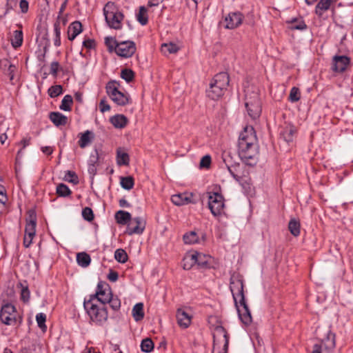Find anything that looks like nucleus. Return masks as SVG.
I'll use <instances>...</instances> for the list:
<instances>
[{"label": "nucleus", "instance_id": "nucleus-1", "mask_svg": "<svg viewBox=\"0 0 353 353\" xmlns=\"http://www.w3.org/2000/svg\"><path fill=\"white\" fill-rule=\"evenodd\" d=\"M259 153V148L256 132L253 127L245 126L239 137V156L245 165L254 166L258 162Z\"/></svg>", "mask_w": 353, "mask_h": 353}, {"label": "nucleus", "instance_id": "nucleus-2", "mask_svg": "<svg viewBox=\"0 0 353 353\" xmlns=\"http://www.w3.org/2000/svg\"><path fill=\"white\" fill-rule=\"evenodd\" d=\"M243 289L244 288H238V292H234L232 288H231V292L240 319L245 325H250L252 323V319L250 310L245 301Z\"/></svg>", "mask_w": 353, "mask_h": 353}, {"label": "nucleus", "instance_id": "nucleus-3", "mask_svg": "<svg viewBox=\"0 0 353 353\" xmlns=\"http://www.w3.org/2000/svg\"><path fill=\"white\" fill-rule=\"evenodd\" d=\"M83 307L92 321L101 323L108 319V311L105 306L99 307L94 303V299L90 296L89 300H85Z\"/></svg>", "mask_w": 353, "mask_h": 353}, {"label": "nucleus", "instance_id": "nucleus-4", "mask_svg": "<svg viewBox=\"0 0 353 353\" xmlns=\"http://www.w3.org/2000/svg\"><path fill=\"white\" fill-rule=\"evenodd\" d=\"M103 12L105 21L110 28H121L123 14L118 10L114 3L108 2L104 6Z\"/></svg>", "mask_w": 353, "mask_h": 353}, {"label": "nucleus", "instance_id": "nucleus-5", "mask_svg": "<svg viewBox=\"0 0 353 353\" xmlns=\"http://www.w3.org/2000/svg\"><path fill=\"white\" fill-rule=\"evenodd\" d=\"M119 84L111 81L106 85L105 89L110 98L118 105L124 106L130 103V97L119 90Z\"/></svg>", "mask_w": 353, "mask_h": 353}, {"label": "nucleus", "instance_id": "nucleus-6", "mask_svg": "<svg viewBox=\"0 0 353 353\" xmlns=\"http://www.w3.org/2000/svg\"><path fill=\"white\" fill-rule=\"evenodd\" d=\"M245 106L248 115L253 119L259 117L261 112V103L257 92L245 94Z\"/></svg>", "mask_w": 353, "mask_h": 353}, {"label": "nucleus", "instance_id": "nucleus-7", "mask_svg": "<svg viewBox=\"0 0 353 353\" xmlns=\"http://www.w3.org/2000/svg\"><path fill=\"white\" fill-rule=\"evenodd\" d=\"M326 338L319 344H314L312 353H332L335 347V334L330 330L326 331Z\"/></svg>", "mask_w": 353, "mask_h": 353}, {"label": "nucleus", "instance_id": "nucleus-8", "mask_svg": "<svg viewBox=\"0 0 353 353\" xmlns=\"http://www.w3.org/2000/svg\"><path fill=\"white\" fill-rule=\"evenodd\" d=\"M224 206V199L221 194L216 192L209 193L208 207L214 216H218L223 214Z\"/></svg>", "mask_w": 353, "mask_h": 353}, {"label": "nucleus", "instance_id": "nucleus-9", "mask_svg": "<svg viewBox=\"0 0 353 353\" xmlns=\"http://www.w3.org/2000/svg\"><path fill=\"white\" fill-rule=\"evenodd\" d=\"M17 312L15 307L6 303L1 307L0 311V320L6 325H11L17 323Z\"/></svg>", "mask_w": 353, "mask_h": 353}, {"label": "nucleus", "instance_id": "nucleus-10", "mask_svg": "<svg viewBox=\"0 0 353 353\" xmlns=\"http://www.w3.org/2000/svg\"><path fill=\"white\" fill-rule=\"evenodd\" d=\"M217 334L222 335L221 341L213 343L212 353H228L229 336L224 327L218 326Z\"/></svg>", "mask_w": 353, "mask_h": 353}, {"label": "nucleus", "instance_id": "nucleus-11", "mask_svg": "<svg viewBox=\"0 0 353 353\" xmlns=\"http://www.w3.org/2000/svg\"><path fill=\"white\" fill-rule=\"evenodd\" d=\"M145 225L146 221L143 218L135 217L128 223L125 233L128 235L141 234L145 230Z\"/></svg>", "mask_w": 353, "mask_h": 353}, {"label": "nucleus", "instance_id": "nucleus-12", "mask_svg": "<svg viewBox=\"0 0 353 353\" xmlns=\"http://www.w3.org/2000/svg\"><path fill=\"white\" fill-rule=\"evenodd\" d=\"M136 52V45L132 41H120L116 53L118 56L125 58L131 57Z\"/></svg>", "mask_w": 353, "mask_h": 353}, {"label": "nucleus", "instance_id": "nucleus-13", "mask_svg": "<svg viewBox=\"0 0 353 353\" xmlns=\"http://www.w3.org/2000/svg\"><path fill=\"white\" fill-rule=\"evenodd\" d=\"M243 19V15L241 12H230L225 18V28L227 29H234L242 23Z\"/></svg>", "mask_w": 353, "mask_h": 353}, {"label": "nucleus", "instance_id": "nucleus-14", "mask_svg": "<svg viewBox=\"0 0 353 353\" xmlns=\"http://www.w3.org/2000/svg\"><path fill=\"white\" fill-rule=\"evenodd\" d=\"M350 62V59L348 57L345 55H336L332 59V69L336 72H343L346 70Z\"/></svg>", "mask_w": 353, "mask_h": 353}, {"label": "nucleus", "instance_id": "nucleus-15", "mask_svg": "<svg viewBox=\"0 0 353 353\" xmlns=\"http://www.w3.org/2000/svg\"><path fill=\"white\" fill-rule=\"evenodd\" d=\"M193 194L192 193H180L174 194L171 197L172 202L177 206L187 205L188 203H194L195 201L192 200Z\"/></svg>", "mask_w": 353, "mask_h": 353}, {"label": "nucleus", "instance_id": "nucleus-16", "mask_svg": "<svg viewBox=\"0 0 353 353\" xmlns=\"http://www.w3.org/2000/svg\"><path fill=\"white\" fill-rule=\"evenodd\" d=\"M196 257V265L199 269H209L212 267V258L208 255L198 252H194Z\"/></svg>", "mask_w": 353, "mask_h": 353}, {"label": "nucleus", "instance_id": "nucleus-17", "mask_svg": "<svg viewBox=\"0 0 353 353\" xmlns=\"http://www.w3.org/2000/svg\"><path fill=\"white\" fill-rule=\"evenodd\" d=\"M229 75L227 72H223L216 74L211 82L217 85V87L221 88L223 91H225L229 85Z\"/></svg>", "mask_w": 353, "mask_h": 353}, {"label": "nucleus", "instance_id": "nucleus-18", "mask_svg": "<svg viewBox=\"0 0 353 353\" xmlns=\"http://www.w3.org/2000/svg\"><path fill=\"white\" fill-rule=\"evenodd\" d=\"M98 290L94 295H91L94 300H97L102 304L105 305L108 301H110V297L112 298V292L111 288H97Z\"/></svg>", "mask_w": 353, "mask_h": 353}, {"label": "nucleus", "instance_id": "nucleus-19", "mask_svg": "<svg viewBox=\"0 0 353 353\" xmlns=\"http://www.w3.org/2000/svg\"><path fill=\"white\" fill-rule=\"evenodd\" d=\"M222 158L224 163L225 164L226 168H228L229 172L232 176V177L235 180L239 181L241 177L236 174V166L233 165L232 162V157L230 153L224 152L222 154Z\"/></svg>", "mask_w": 353, "mask_h": 353}, {"label": "nucleus", "instance_id": "nucleus-20", "mask_svg": "<svg viewBox=\"0 0 353 353\" xmlns=\"http://www.w3.org/2000/svg\"><path fill=\"white\" fill-rule=\"evenodd\" d=\"M208 323L210 324V327L214 329V334H213V338H214V342H220L221 341L222 335L220 334V333L217 334L216 332V327L218 326H221V327H223L221 325V323L216 316H210L208 318Z\"/></svg>", "mask_w": 353, "mask_h": 353}, {"label": "nucleus", "instance_id": "nucleus-21", "mask_svg": "<svg viewBox=\"0 0 353 353\" xmlns=\"http://www.w3.org/2000/svg\"><path fill=\"white\" fill-rule=\"evenodd\" d=\"M83 30L82 24L81 22L76 21L72 22L68 27V39L70 41L74 40L77 35H79Z\"/></svg>", "mask_w": 353, "mask_h": 353}, {"label": "nucleus", "instance_id": "nucleus-22", "mask_svg": "<svg viewBox=\"0 0 353 353\" xmlns=\"http://www.w3.org/2000/svg\"><path fill=\"white\" fill-rule=\"evenodd\" d=\"M49 118L56 126L65 125L68 123L67 117L59 112H50Z\"/></svg>", "mask_w": 353, "mask_h": 353}, {"label": "nucleus", "instance_id": "nucleus-23", "mask_svg": "<svg viewBox=\"0 0 353 353\" xmlns=\"http://www.w3.org/2000/svg\"><path fill=\"white\" fill-rule=\"evenodd\" d=\"M176 319L180 326L185 328L188 327L191 322V317L182 309H178L176 312Z\"/></svg>", "mask_w": 353, "mask_h": 353}, {"label": "nucleus", "instance_id": "nucleus-24", "mask_svg": "<svg viewBox=\"0 0 353 353\" xmlns=\"http://www.w3.org/2000/svg\"><path fill=\"white\" fill-rule=\"evenodd\" d=\"M37 219L34 212L30 214V219L27 221L25 228V234L30 236H34L36 232Z\"/></svg>", "mask_w": 353, "mask_h": 353}, {"label": "nucleus", "instance_id": "nucleus-25", "mask_svg": "<svg viewBox=\"0 0 353 353\" xmlns=\"http://www.w3.org/2000/svg\"><path fill=\"white\" fill-rule=\"evenodd\" d=\"M206 93L210 99L217 100L223 95L224 91L211 82L210 88L206 90Z\"/></svg>", "mask_w": 353, "mask_h": 353}, {"label": "nucleus", "instance_id": "nucleus-26", "mask_svg": "<svg viewBox=\"0 0 353 353\" xmlns=\"http://www.w3.org/2000/svg\"><path fill=\"white\" fill-rule=\"evenodd\" d=\"M110 121L116 128L121 129L126 126L128 120L123 114H117L110 117Z\"/></svg>", "mask_w": 353, "mask_h": 353}, {"label": "nucleus", "instance_id": "nucleus-27", "mask_svg": "<svg viewBox=\"0 0 353 353\" xmlns=\"http://www.w3.org/2000/svg\"><path fill=\"white\" fill-rule=\"evenodd\" d=\"M196 263V257L194 252L187 253L183 259V268L184 270L191 269Z\"/></svg>", "mask_w": 353, "mask_h": 353}, {"label": "nucleus", "instance_id": "nucleus-28", "mask_svg": "<svg viewBox=\"0 0 353 353\" xmlns=\"http://www.w3.org/2000/svg\"><path fill=\"white\" fill-rule=\"evenodd\" d=\"M94 138L93 133L90 130H86L83 133L80 134V139L79 140V145L80 148H84L88 145Z\"/></svg>", "mask_w": 353, "mask_h": 353}, {"label": "nucleus", "instance_id": "nucleus-29", "mask_svg": "<svg viewBox=\"0 0 353 353\" xmlns=\"http://www.w3.org/2000/svg\"><path fill=\"white\" fill-rule=\"evenodd\" d=\"M115 219L119 224L125 225L132 219L130 213L123 210H119L115 214Z\"/></svg>", "mask_w": 353, "mask_h": 353}, {"label": "nucleus", "instance_id": "nucleus-30", "mask_svg": "<svg viewBox=\"0 0 353 353\" xmlns=\"http://www.w3.org/2000/svg\"><path fill=\"white\" fill-rule=\"evenodd\" d=\"M23 32L21 30H14L13 32V35L11 38V44L12 46L17 49V48L21 46L23 43Z\"/></svg>", "mask_w": 353, "mask_h": 353}, {"label": "nucleus", "instance_id": "nucleus-31", "mask_svg": "<svg viewBox=\"0 0 353 353\" xmlns=\"http://www.w3.org/2000/svg\"><path fill=\"white\" fill-rule=\"evenodd\" d=\"M331 3L332 0H320L315 8L316 14L319 17L322 16L323 12L330 8Z\"/></svg>", "mask_w": 353, "mask_h": 353}, {"label": "nucleus", "instance_id": "nucleus-32", "mask_svg": "<svg viewBox=\"0 0 353 353\" xmlns=\"http://www.w3.org/2000/svg\"><path fill=\"white\" fill-rule=\"evenodd\" d=\"M296 130L293 126L289 125L286 126L281 132V138L286 142H291L293 139V136L295 133Z\"/></svg>", "mask_w": 353, "mask_h": 353}, {"label": "nucleus", "instance_id": "nucleus-33", "mask_svg": "<svg viewBox=\"0 0 353 353\" xmlns=\"http://www.w3.org/2000/svg\"><path fill=\"white\" fill-rule=\"evenodd\" d=\"M132 316L136 321H141L144 317L143 304L137 303L132 308Z\"/></svg>", "mask_w": 353, "mask_h": 353}, {"label": "nucleus", "instance_id": "nucleus-34", "mask_svg": "<svg viewBox=\"0 0 353 353\" xmlns=\"http://www.w3.org/2000/svg\"><path fill=\"white\" fill-rule=\"evenodd\" d=\"M77 261L80 266L86 268L90 265L91 258L88 254L80 252L77 254Z\"/></svg>", "mask_w": 353, "mask_h": 353}, {"label": "nucleus", "instance_id": "nucleus-35", "mask_svg": "<svg viewBox=\"0 0 353 353\" xmlns=\"http://www.w3.org/2000/svg\"><path fill=\"white\" fill-rule=\"evenodd\" d=\"M117 161L119 165H128L130 161L129 155L119 148L117 152Z\"/></svg>", "mask_w": 353, "mask_h": 353}, {"label": "nucleus", "instance_id": "nucleus-36", "mask_svg": "<svg viewBox=\"0 0 353 353\" xmlns=\"http://www.w3.org/2000/svg\"><path fill=\"white\" fill-rule=\"evenodd\" d=\"M288 229L291 234L297 236L300 234V223L295 219H292L288 224Z\"/></svg>", "mask_w": 353, "mask_h": 353}, {"label": "nucleus", "instance_id": "nucleus-37", "mask_svg": "<svg viewBox=\"0 0 353 353\" xmlns=\"http://www.w3.org/2000/svg\"><path fill=\"white\" fill-rule=\"evenodd\" d=\"M137 19L142 26H145L148 23V17L145 7L141 6L139 8V11L137 14Z\"/></svg>", "mask_w": 353, "mask_h": 353}, {"label": "nucleus", "instance_id": "nucleus-38", "mask_svg": "<svg viewBox=\"0 0 353 353\" xmlns=\"http://www.w3.org/2000/svg\"><path fill=\"white\" fill-rule=\"evenodd\" d=\"M179 49V47L172 43H163L161 48V52L165 54L176 53L178 52Z\"/></svg>", "mask_w": 353, "mask_h": 353}, {"label": "nucleus", "instance_id": "nucleus-39", "mask_svg": "<svg viewBox=\"0 0 353 353\" xmlns=\"http://www.w3.org/2000/svg\"><path fill=\"white\" fill-rule=\"evenodd\" d=\"M119 41H117L114 38L111 37H107L105 38V44L108 48V50L110 52L117 51V46H119Z\"/></svg>", "mask_w": 353, "mask_h": 353}, {"label": "nucleus", "instance_id": "nucleus-40", "mask_svg": "<svg viewBox=\"0 0 353 353\" xmlns=\"http://www.w3.org/2000/svg\"><path fill=\"white\" fill-rule=\"evenodd\" d=\"M73 103V99L71 95L67 94L62 99L60 109L64 111H70L71 105Z\"/></svg>", "mask_w": 353, "mask_h": 353}, {"label": "nucleus", "instance_id": "nucleus-41", "mask_svg": "<svg viewBox=\"0 0 353 353\" xmlns=\"http://www.w3.org/2000/svg\"><path fill=\"white\" fill-rule=\"evenodd\" d=\"M230 285L234 287H243V280L242 275L239 273H233L230 277Z\"/></svg>", "mask_w": 353, "mask_h": 353}, {"label": "nucleus", "instance_id": "nucleus-42", "mask_svg": "<svg viewBox=\"0 0 353 353\" xmlns=\"http://www.w3.org/2000/svg\"><path fill=\"white\" fill-rule=\"evenodd\" d=\"M183 241L185 244H192L198 242L199 238L197 234L191 231L183 235Z\"/></svg>", "mask_w": 353, "mask_h": 353}, {"label": "nucleus", "instance_id": "nucleus-43", "mask_svg": "<svg viewBox=\"0 0 353 353\" xmlns=\"http://www.w3.org/2000/svg\"><path fill=\"white\" fill-rule=\"evenodd\" d=\"M290 29L292 30H303L306 29L307 26L305 22L301 19H293L290 22Z\"/></svg>", "mask_w": 353, "mask_h": 353}, {"label": "nucleus", "instance_id": "nucleus-44", "mask_svg": "<svg viewBox=\"0 0 353 353\" xmlns=\"http://www.w3.org/2000/svg\"><path fill=\"white\" fill-rule=\"evenodd\" d=\"M57 194L59 196H68L71 194L72 192L70 188L64 183H60L57 187Z\"/></svg>", "mask_w": 353, "mask_h": 353}, {"label": "nucleus", "instance_id": "nucleus-45", "mask_svg": "<svg viewBox=\"0 0 353 353\" xmlns=\"http://www.w3.org/2000/svg\"><path fill=\"white\" fill-rule=\"evenodd\" d=\"M114 259L119 263H124L128 261V254L123 249H117L114 252Z\"/></svg>", "mask_w": 353, "mask_h": 353}, {"label": "nucleus", "instance_id": "nucleus-46", "mask_svg": "<svg viewBox=\"0 0 353 353\" xmlns=\"http://www.w3.org/2000/svg\"><path fill=\"white\" fill-rule=\"evenodd\" d=\"M121 185L125 190H131L134 186L133 178L132 176L121 177Z\"/></svg>", "mask_w": 353, "mask_h": 353}, {"label": "nucleus", "instance_id": "nucleus-47", "mask_svg": "<svg viewBox=\"0 0 353 353\" xmlns=\"http://www.w3.org/2000/svg\"><path fill=\"white\" fill-rule=\"evenodd\" d=\"M63 179L65 181L72 183L75 185L79 183L78 176L74 172L70 170H68L65 172Z\"/></svg>", "mask_w": 353, "mask_h": 353}, {"label": "nucleus", "instance_id": "nucleus-48", "mask_svg": "<svg viewBox=\"0 0 353 353\" xmlns=\"http://www.w3.org/2000/svg\"><path fill=\"white\" fill-rule=\"evenodd\" d=\"M48 93L51 98H55L63 93V88L61 85L51 86Z\"/></svg>", "mask_w": 353, "mask_h": 353}, {"label": "nucleus", "instance_id": "nucleus-49", "mask_svg": "<svg viewBox=\"0 0 353 353\" xmlns=\"http://www.w3.org/2000/svg\"><path fill=\"white\" fill-rule=\"evenodd\" d=\"M141 350L144 352H150L154 348L153 341L150 339H145L141 341Z\"/></svg>", "mask_w": 353, "mask_h": 353}, {"label": "nucleus", "instance_id": "nucleus-50", "mask_svg": "<svg viewBox=\"0 0 353 353\" xmlns=\"http://www.w3.org/2000/svg\"><path fill=\"white\" fill-rule=\"evenodd\" d=\"M121 77L128 83L131 82L134 78V72L131 69H123L121 72Z\"/></svg>", "mask_w": 353, "mask_h": 353}, {"label": "nucleus", "instance_id": "nucleus-51", "mask_svg": "<svg viewBox=\"0 0 353 353\" xmlns=\"http://www.w3.org/2000/svg\"><path fill=\"white\" fill-rule=\"evenodd\" d=\"M301 93L299 89L296 87H293L290 92L289 100L291 102H296L300 99Z\"/></svg>", "mask_w": 353, "mask_h": 353}, {"label": "nucleus", "instance_id": "nucleus-52", "mask_svg": "<svg viewBox=\"0 0 353 353\" xmlns=\"http://www.w3.org/2000/svg\"><path fill=\"white\" fill-rule=\"evenodd\" d=\"M36 321L38 326L43 330H46V325L45 324L46 321V315L43 313H39L36 316Z\"/></svg>", "mask_w": 353, "mask_h": 353}, {"label": "nucleus", "instance_id": "nucleus-53", "mask_svg": "<svg viewBox=\"0 0 353 353\" xmlns=\"http://www.w3.org/2000/svg\"><path fill=\"white\" fill-rule=\"evenodd\" d=\"M82 216L85 220L88 221H92L94 218L93 211L89 207H85L83 209Z\"/></svg>", "mask_w": 353, "mask_h": 353}, {"label": "nucleus", "instance_id": "nucleus-54", "mask_svg": "<svg viewBox=\"0 0 353 353\" xmlns=\"http://www.w3.org/2000/svg\"><path fill=\"white\" fill-rule=\"evenodd\" d=\"M110 301H107V303H109L110 307L114 310H118L121 307V301L117 296H114L112 294V298L110 297Z\"/></svg>", "mask_w": 353, "mask_h": 353}, {"label": "nucleus", "instance_id": "nucleus-55", "mask_svg": "<svg viewBox=\"0 0 353 353\" xmlns=\"http://www.w3.org/2000/svg\"><path fill=\"white\" fill-rule=\"evenodd\" d=\"M17 70V66L15 65H9V68L6 70V74L9 77L10 81L13 83L14 80L15 73Z\"/></svg>", "mask_w": 353, "mask_h": 353}, {"label": "nucleus", "instance_id": "nucleus-56", "mask_svg": "<svg viewBox=\"0 0 353 353\" xmlns=\"http://www.w3.org/2000/svg\"><path fill=\"white\" fill-rule=\"evenodd\" d=\"M99 153L97 150H95L94 153H92L90 154L89 161H88V165H99Z\"/></svg>", "mask_w": 353, "mask_h": 353}, {"label": "nucleus", "instance_id": "nucleus-57", "mask_svg": "<svg viewBox=\"0 0 353 353\" xmlns=\"http://www.w3.org/2000/svg\"><path fill=\"white\" fill-rule=\"evenodd\" d=\"M30 293L29 288H21V299L24 303H27L30 300Z\"/></svg>", "mask_w": 353, "mask_h": 353}, {"label": "nucleus", "instance_id": "nucleus-58", "mask_svg": "<svg viewBox=\"0 0 353 353\" xmlns=\"http://www.w3.org/2000/svg\"><path fill=\"white\" fill-rule=\"evenodd\" d=\"M18 0H6V12L4 13V16L11 10H12L14 7L17 6Z\"/></svg>", "mask_w": 353, "mask_h": 353}, {"label": "nucleus", "instance_id": "nucleus-59", "mask_svg": "<svg viewBox=\"0 0 353 353\" xmlns=\"http://www.w3.org/2000/svg\"><path fill=\"white\" fill-rule=\"evenodd\" d=\"M211 163V157L210 155L203 157L200 161V166L201 168H209Z\"/></svg>", "mask_w": 353, "mask_h": 353}, {"label": "nucleus", "instance_id": "nucleus-60", "mask_svg": "<svg viewBox=\"0 0 353 353\" xmlns=\"http://www.w3.org/2000/svg\"><path fill=\"white\" fill-rule=\"evenodd\" d=\"M83 46L87 49H93L96 46V42L94 39H88L83 41Z\"/></svg>", "mask_w": 353, "mask_h": 353}, {"label": "nucleus", "instance_id": "nucleus-61", "mask_svg": "<svg viewBox=\"0 0 353 353\" xmlns=\"http://www.w3.org/2000/svg\"><path fill=\"white\" fill-rule=\"evenodd\" d=\"M59 68V63L57 61H53L50 65V73L56 77L57 75Z\"/></svg>", "mask_w": 353, "mask_h": 353}, {"label": "nucleus", "instance_id": "nucleus-62", "mask_svg": "<svg viewBox=\"0 0 353 353\" xmlns=\"http://www.w3.org/2000/svg\"><path fill=\"white\" fill-rule=\"evenodd\" d=\"M19 7L22 13H26L28 10L29 3L26 0H21Z\"/></svg>", "mask_w": 353, "mask_h": 353}, {"label": "nucleus", "instance_id": "nucleus-63", "mask_svg": "<svg viewBox=\"0 0 353 353\" xmlns=\"http://www.w3.org/2000/svg\"><path fill=\"white\" fill-rule=\"evenodd\" d=\"M34 236H30L28 234H25L23 239V245L26 248H29L32 242Z\"/></svg>", "mask_w": 353, "mask_h": 353}, {"label": "nucleus", "instance_id": "nucleus-64", "mask_svg": "<svg viewBox=\"0 0 353 353\" xmlns=\"http://www.w3.org/2000/svg\"><path fill=\"white\" fill-rule=\"evenodd\" d=\"M99 108L101 112H105L110 110V106L104 100L101 101Z\"/></svg>", "mask_w": 353, "mask_h": 353}]
</instances>
